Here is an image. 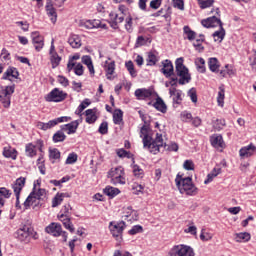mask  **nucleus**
Masks as SVG:
<instances>
[{
    "instance_id": "nucleus-39",
    "label": "nucleus",
    "mask_w": 256,
    "mask_h": 256,
    "mask_svg": "<svg viewBox=\"0 0 256 256\" xmlns=\"http://www.w3.org/2000/svg\"><path fill=\"white\" fill-rule=\"evenodd\" d=\"M50 61L52 63V69H56V67H59V64L61 63V57L57 52H54V54L50 56Z\"/></svg>"
},
{
    "instance_id": "nucleus-28",
    "label": "nucleus",
    "mask_w": 256,
    "mask_h": 256,
    "mask_svg": "<svg viewBox=\"0 0 256 256\" xmlns=\"http://www.w3.org/2000/svg\"><path fill=\"white\" fill-rule=\"evenodd\" d=\"M113 122L115 125H121L123 123V110L116 109L113 113Z\"/></svg>"
},
{
    "instance_id": "nucleus-54",
    "label": "nucleus",
    "mask_w": 256,
    "mask_h": 256,
    "mask_svg": "<svg viewBox=\"0 0 256 256\" xmlns=\"http://www.w3.org/2000/svg\"><path fill=\"white\" fill-rule=\"evenodd\" d=\"M188 96L190 97L192 103H197V90H195V88H191L188 91Z\"/></svg>"
},
{
    "instance_id": "nucleus-18",
    "label": "nucleus",
    "mask_w": 256,
    "mask_h": 256,
    "mask_svg": "<svg viewBox=\"0 0 256 256\" xmlns=\"http://www.w3.org/2000/svg\"><path fill=\"white\" fill-rule=\"evenodd\" d=\"M153 107L156 111H160V113H167V104L159 96H157L156 101L153 103Z\"/></svg>"
},
{
    "instance_id": "nucleus-27",
    "label": "nucleus",
    "mask_w": 256,
    "mask_h": 256,
    "mask_svg": "<svg viewBox=\"0 0 256 256\" xmlns=\"http://www.w3.org/2000/svg\"><path fill=\"white\" fill-rule=\"evenodd\" d=\"M235 240L237 243H247V241H251V234L247 232H241L236 234Z\"/></svg>"
},
{
    "instance_id": "nucleus-19",
    "label": "nucleus",
    "mask_w": 256,
    "mask_h": 256,
    "mask_svg": "<svg viewBox=\"0 0 256 256\" xmlns=\"http://www.w3.org/2000/svg\"><path fill=\"white\" fill-rule=\"evenodd\" d=\"M151 95H153V91L151 89L141 88L135 91L137 99H149Z\"/></svg>"
},
{
    "instance_id": "nucleus-36",
    "label": "nucleus",
    "mask_w": 256,
    "mask_h": 256,
    "mask_svg": "<svg viewBox=\"0 0 256 256\" xmlns=\"http://www.w3.org/2000/svg\"><path fill=\"white\" fill-rule=\"evenodd\" d=\"M221 173V168H214L210 174L207 175V179L204 181L205 185H207V183H211V181H213V179H215V177H217V175H220Z\"/></svg>"
},
{
    "instance_id": "nucleus-61",
    "label": "nucleus",
    "mask_w": 256,
    "mask_h": 256,
    "mask_svg": "<svg viewBox=\"0 0 256 256\" xmlns=\"http://www.w3.org/2000/svg\"><path fill=\"white\" fill-rule=\"evenodd\" d=\"M58 83L62 85L63 87H69V79H67L65 76H58Z\"/></svg>"
},
{
    "instance_id": "nucleus-52",
    "label": "nucleus",
    "mask_w": 256,
    "mask_h": 256,
    "mask_svg": "<svg viewBox=\"0 0 256 256\" xmlns=\"http://www.w3.org/2000/svg\"><path fill=\"white\" fill-rule=\"evenodd\" d=\"M63 203L62 197L59 195V193L56 194V196L52 200V207H59Z\"/></svg>"
},
{
    "instance_id": "nucleus-46",
    "label": "nucleus",
    "mask_w": 256,
    "mask_h": 256,
    "mask_svg": "<svg viewBox=\"0 0 256 256\" xmlns=\"http://www.w3.org/2000/svg\"><path fill=\"white\" fill-rule=\"evenodd\" d=\"M204 39L203 38H199L196 39V41L193 43V46L195 47L196 51H199V53H202V51L205 50V47H203V43Z\"/></svg>"
},
{
    "instance_id": "nucleus-41",
    "label": "nucleus",
    "mask_w": 256,
    "mask_h": 256,
    "mask_svg": "<svg viewBox=\"0 0 256 256\" xmlns=\"http://www.w3.org/2000/svg\"><path fill=\"white\" fill-rule=\"evenodd\" d=\"M213 129L221 131L225 127V119H216L212 123Z\"/></svg>"
},
{
    "instance_id": "nucleus-29",
    "label": "nucleus",
    "mask_w": 256,
    "mask_h": 256,
    "mask_svg": "<svg viewBox=\"0 0 256 256\" xmlns=\"http://www.w3.org/2000/svg\"><path fill=\"white\" fill-rule=\"evenodd\" d=\"M217 103H218L219 107H223V105L225 103V85H221L219 87Z\"/></svg>"
},
{
    "instance_id": "nucleus-43",
    "label": "nucleus",
    "mask_w": 256,
    "mask_h": 256,
    "mask_svg": "<svg viewBox=\"0 0 256 256\" xmlns=\"http://www.w3.org/2000/svg\"><path fill=\"white\" fill-rule=\"evenodd\" d=\"M69 211H71V205L67 204L64 205L63 208L60 211V215H58V219H65L69 217Z\"/></svg>"
},
{
    "instance_id": "nucleus-2",
    "label": "nucleus",
    "mask_w": 256,
    "mask_h": 256,
    "mask_svg": "<svg viewBox=\"0 0 256 256\" xmlns=\"http://www.w3.org/2000/svg\"><path fill=\"white\" fill-rule=\"evenodd\" d=\"M140 137H143L144 147H147L150 153H153L154 155H157V153L165 149V142H163V135L157 133L156 138L153 140V138L147 135V126H142L140 130Z\"/></svg>"
},
{
    "instance_id": "nucleus-34",
    "label": "nucleus",
    "mask_w": 256,
    "mask_h": 256,
    "mask_svg": "<svg viewBox=\"0 0 256 256\" xmlns=\"http://www.w3.org/2000/svg\"><path fill=\"white\" fill-rule=\"evenodd\" d=\"M208 67L212 73H215L219 70V60L217 58H210L208 61Z\"/></svg>"
},
{
    "instance_id": "nucleus-5",
    "label": "nucleus",
    "mask_w": 256,
    "mask_h": 256,
    "mask_svg": "<svg viewBox=\"0 0 256 256\" xmlns=\"http://www.w3.org/2000/svg\"><path fill=\"white\" fill-rule=\"evenodd\" d=\"M125 221L120 222H110L109 223V229L111 232V235L115 237L117 241H121L123 239V231H125Z\"/></svg>"
},
{
    "instance_id": "nucleus-9",
    "label": "nucleus",
    "mask_w": 256,
    "mask_h": 256,
    "mask_svg": "<svg viewBox=\"0 0 256 256\" xmlns=\"http://www.w3.org/2000/svg\"><path fill=\"white\" fill-rule=\"evenodd\" d=\"M25 177H20L16 179L15 183L12 185L13 191L16 196V208L21 209V204L19 202V197L21 195V191H23V187H25Z\"/></svg>"
},
{
    "instance_id": "nucleus-44",
    "label": "nucleus",
    "mask_w": 256,
    "mask_h": 256,
    "mask_svg": "<svg viewBox=\"0 0 256 256\" xmlns=\"http://www.w3.org/2000/svg\"><path fill=\"white\" fill-rule=\"evenodd\" d=\"M200 9H207L215 3V0H197Z\"/></svg>"
},
{
    "instance_id": "nucleus-62",
    "label": "nucleus",
    "mask_w": 256,
    "mask_h": 256,
    "mask_svg": "<svg viewBox=\"0 0 256 256\" xmlns=\"http://www.w3.org/2000/svg\"><path fill=\"white\" fill-rule=\"evenodd\" d=\"M201 241H211L213 239V235L207 232H203L200 234Z\"/></svg>"
},
{
    "instance_id": "nucleus-8",
    "label": "nucleus",
    "mask_w": 256,
    "mask_h": 256,
    "mask_svg": "<svg viewBox=\"0 0 256 256\" xmlns=\"http://www.w3.org/2000/svg\"><path fill=\"white\" fill-rule=\"evenodd\" d=\"M67 99V93L60 90L59 88H54L47 96L46 101L48 103H61Z\"/></svg>"
},
{
    "instance_id": "nucleus-55",
    "label": "nucleus",
    "mask_w": 256,
    "mask_h": 256,
    "mask_svg": "<svg viewBox=\"0 0 256 256\" xmlns=\"http://www.w3.org/2000/svg\"><path fill=\"white\" fill-rule=\"evenodd\" d=\"M49 157L50 159H60L61 152H59L57 148H54L53 150L49 151Z\"/></svg>"
},
{
    "instance_id": "nucleus-20",
    "label": "nucleus",
    "mask_w": 256,
    "mask_h": 256,
    "mask_svg": "<svg viewBox=\"0 0 256 256\" xmlns=\"http://www.w3.org/2000/svg\"><path fill=\"white\" fill-rule=\"evenodd\" d=\"M79 127V120L72 121L63 126V130L68 131V135H73V133H77V128Z\"/></svg>"
},
{
    "instance_id": "nucleus-22",
    "label": "nucleus",
    "mask_w": 256,
    "mask_h": 256,
    "mask_svg": "<svg viewBox=\"0 0 256 256\" xmlns=\"http://www.w3.org/2000/svg\"><path fill=\"white\" fill-rule=\"evenodd\" d=\"M15 93V85L12 86H5L0 90V99L4 97H11Z\"/></svg>"
},
{
    "instance_id": "nucleus-45",
    "label": "nucleus",
    "mask_w": 256,
    "mask_h": 256,
    "mask_svg": "<svg viewBox=\"0 0 256 256\" xmlns=\"http://www.w3.org/2000/svg\"><path fill=\"white\" fill-rule=\"evenodd\" d=\"M26 155H28V157H35V155H37V151L35 150V145L33 144L26 145Z\"/></svg>"
},
{
    "instance_id": "nucleus-51",
    "label": "nucleus",
    "mask_w": 256,
    "mask_h": 256,
    "mask_svg": "<svg viewBox=\"0 0 256 256\" xmlns=\"http://www.w3.org/2000/svg\"><path fill=\"white\" fill-rule=\"evenodd\" d=\"M65 163L66 165H73V163H77V154L75 153L69 154Z\"/></svg>"
},
{
    "instance_id": "nucleus-50",
    "label": "nucleus",
    "mask_w": 256,
    "mask_h": 256,
    "mask_svg": "<svg viewBox=\"0 0 256 256\" xmlns=\"http://www.w3.org/2000/svg\"><path fill=\"white\" fill-rule=\"evenodd\" d=\"M129 235H137V233H143V226L141 225H135L132 227L131 230H129Z\"/></svg>"
},
{
    "instance_id": "nucleus-31",
    "label": "nucleus",
    "mask_w": 256,
    "mask_h": 256,
    "mask_svg": "<svg viewBox=\"0 0 256 256\" xmlns=\"http://www.w3.org/2000/svg\"><path fill=\"white\" fill-rule=\"evenodd\" d=\"M213 37L214 41H218V43H221L225 39V28H223V26H220V30L213 33Z\"/></svg>"
},
{
    "instance_id": "nucleus-6",
    "label": "nucleus",
    "mask_w": 256,
    "mask_h": 256,
    "mask_svg": "<svg viewBox=\"0 0 256 256\" xmlns=\"http://www.w3.org/2000/svg\"><path fill=\"white\" fill-rule=\"evenodd\" d=\"M168 256H195V251L191 246L176 245L170 250Z\"/></svg>"
},
{
    "instance_id": "nucleus-4",
    "label": "nucleus",
    "mask_w": 256,
    "mask_h": 256,
    "mask_svg": "<svg viewBox=\"0 0 256 256\" xmlns=\"http://www.w3.org/2000/svg\"><path fill=\"white\" fill-rule=\"evenodd\" d=\"M107 177L111 179L110 183H112V185H125L126 183L125 170L121 166L110 169Z\"/></svg>"
},
{
    "instance_id": "nucleus-37",
    "label": "nucleus",
    "mask_w": 256,
    "mask_h": 256,
    "mask_svg": "<svg viewBox=\"0 0 256 256\" xmlns=\"http://www.w3.org/2000/svg\"><path fill=\"white\" fill-rule=\"evenodd\" d=\"M125 67L131 77H137V70H135V64H133V61L129 60L125 63Z\"/></svg>"
},
{
    "instance_id": "nucleus-11",
    "label": "nucleus",
    "mask_w": 256,
    "mask_h": 256,
    "mask_svg": "<svg viewBox=\"0 0 256 256\" xmlns=\"http://www.w3.org/2000/svg\"><path fill=\"white\" fill-rule=\"evenodd\" d=\"M35 189H37V185L34 184L33 191L29 194L23 204L24 209H29L31 205H34V207H39V201L41 200L35 195Z\"/></svg>"
},
{
    "instance_id": "nucleus-63",
    "label": "nucleus",
    "mask_w": 256,
    "mask_h": 256,
    "mask_svg": "<svg viewBox=\"0 0 256 256\" xmlns=\"http://www.w3.org/2000/svg\"><path fill=\"white\" fill-rule=\"evenodd\" d=\"M161 3H163V0H152L150 2V8L157 10L161 7Z\"/></svg>"
},
{
    "instance_id": "nucleus-49",
    "label": "nucleus",
    "mask_w": 256,
    "mask_h": 256,
    "mask_svg": "<svg viewBox=\"0 0 256 256\" xmlns=\"http://www.w3.org/2000/svg\"><path fill=\"white\" fill-rule=\"evenodd\" d=\"M98 131H99V133H101V135H107V133L109 131V124L107 122H102L100 124Z\"/></svg>"
},
{
    "instance_id": "nucleus-56",
    "label": "nucleus",
    "mask_w": 256,
    "mask_h": 256,
    "mask_svg": "<svg viewBox=\"0 0 256 256\" xmlns=\"http://www.w3.org/2000/svg\"><path fill=\"white\" fill-rule=\"evenodd\" d=\"M0 197H4L5 199H9L11 197V190L2 187L0 188Z\"/></svg>"
},
{
    "instance_id": "nucleus-35",
    "label": "nucleus",
    "mask_w": 256,
    "mask_h": 256,
    "mask_svg": "<svg viewBox=\"0 0 256 256\" xmlns=\"http://www.w3.org/2000/svg\"><path fill=\"white\" fill-rule=\"evenodd\" d=\"M97 121V115L93 109L86 110V123H95Z\"/></svg>"
},
{
    "instance_id": "nucleus-64",
    "label": "nucleus",
    "mask_w": 256,
    "mask_h": 256,
    "mask_svg": "<svg viewBox=\"0 0 256 256\" xmlns=\"http://www.w3.org/2000/svg\"><path fill=\"white\" fill-rule=\"evenodd\" d=\"M45 195H47V192H46V190L43 189V188H39V189L37 190V192L35 191V196H36L37 198H39L40 201H41V199H43V197H45Z\"/></svg>"
},
{
    "instance_id": "nucleus-42",
    "label": "nucleus",
    "mask_w": 256,
    "mask_h": 256,
    "mask_svg": "<svg viewBox=\"0 0 256 256\" xmlns=\"http://www.w3.org/2000/svg\"><path fill=\"white\" fill-rule=\"evenodd\" d=\"M213 147H223V136L217 135L211 138Z\"/></svg>"
},
{
    "instance_id": "nucleus-24",
    "label": "nucleus",
    "mask_w": 256,
    "mask_h": 256,
    "mask_svg": "<svg viewBox=\"0 0 256 256\" xmlns=\"http://www.w3.org/2000/svg\"><path fill=\"white\" fill-rule=\"evenodd\" d=\"M159 61V57L155 54V52H148V56L146 59V65L148 67H153V65H157V62Z\"/></svg>"
},
{
    "instance_id": "nucleus-13",
    "label": "nucleus",
    "mask_w": 256,
    "mask_h": 256,
    "mask_svg": "<svg viewBox=\"0 0 256 256\" xmlns=\"http://www.w3.org/2000/svg\"><path fill=\"white\" fill-rule=\"evenodd\" d=\"M254 153H256V146L253 144L244 146L239 151V155H240L241 159H248V157H253Z\"/></svg>"
},
{
    "instance_id": "nucleus-60",
    "label": "nucleus",
    "mask_w": 256,
    "mask_h": 256,
    "mask_svg": "<svg viewBox=\"0 0 256 256\" xmlns=\"http://www.w3.org/2000/svg\"><path fill=\"white\" fill-rule=\"evenodd\" d=\"M74 73H75V75H78V77H81V75H83V73H84L83 64L78 63V64L74 67Z\"/></svg>"
},
{
    "instance_id": "nucleus-3",
    "label": "nucleus",
    "mask_w": 256,
    "mask_h": 256,
    "mask_svg": "<svg viewBox=\"0 0 256 256\" xmlns=\"http://www.w3.org/2000/svg\"><path fill=\"white\" fill-rule=\"evenodd\" d=\"M176 186L178 187L180 193L186 195H196L197 194V187L193 184V178L186 177L183 178L179 174L177 175L176 179Z\"/></svg>"
},
{
    "instance_id": "nucleus-21",
    "label": "nucleus",
    "mask_w": 256,
    "mask_h": 256,
    "mask_svg": "<svg viewBox=\"0 0 256 256\" xmlns=\"http://www.w3.org/2000/svg\"><path fill=\"white\" fill-rule=\"evenodd\" d=\"M81 27L85 29H99V20H86L80 22Z\"/></svg>"
},
{
    "instance_id": "nucleus-16",
    "label": "nucleus",
    "mask_w": 256,
    "mask_h": 256,
    "mask_svg": "<svg viewBox=\"0 0 256 256\" xmlns=\"http://www.w3.org/2000/svg\"><path fill=\"white\" fill-rule=\"evenodd\" d=\"M12 79H18L19 78V70L15 67H9L3 74L2 79L11 81Z\"/></svg>"
},
{
    "instance_id": "nucleus-15",
    "label": "nucleus",
    "mask_w": 256,
    "mask_h": 256,
    "mask_svg": "<svg viewBox=\"0 0 256 256\" xmlns=\"http://www.w3.org/2000/svg\"><path fill=\"white\" fill-rule=\"evenodd\" d=\"M33 45L36 51H41L45 46V42L43 40V36L39 34V32H32L31 34Z\"/></svg>"
},
{
    "instance_id": "nucleus-7",
    "label": "nucleus",
    "mask_w": 256,
    "mask_h": 256,
    "mask_svg": "<svg viewBox=\"0 0 256 256\" xmlns=\"http://www.w3.org/2000/svg\"><path fill=\"white\" fill-rule=\"evenodd\" d=\"M67 121H71V117L62 116L54 120H50L48 123L37 122L36 127L37 129H41V131H47V129H53L55 125H59V123H65Z\"/></svg>"
},
{
    "instance_id": "nucleus-10",
    "label": "nucleus",
    "mask_w": 256,
    "mask_h": 256,
    "mask_svg": "<svg viewBox=\"0 0 256 256\" xmlns=\"http://www.w3.org/2000/svg\"><path fill=\"white\" fill-rule=\"evenodd\" d=\"M31 233H33V228H31V226L24 225L16 232V238L22 243H29Z\"/></svg>"
},
{
    "instance_id": "nucleus-14",
    "label": "nucleus",
    "mask_w": 256,
    "mask_h": 256,
    "mask_svg": "<svg viewBox=\"0 0 256 256\" xmlns=\"http://www.w3.org/2000/svg\"><path fill=\"white\" fill-rule=\"evenodd\" d=\"M45 231L46 233L53 235V237H60L61 233H63V228L61 227V224L53 222L46 227Z\"/></svg>"
},
{
    "instance_id": "nucleus-25",
    "label": "nucleus",
    "mask_w": 256,
    "mask_h": 256,
    "mask_svg": "<svg viewBox=\"0 0 256 256\" xmlns=\"http://www.w3.org/2000/svg\"><path fill=\"white\" fill-rule=\"evenodd\" d=\"M59 220L63 223L65 229L70 231V233H75V226H73V222H71V218H59Z\"/></svg>"
},
{
    "instance_id": "nucleus-58",
    "label": "nucleus",
    "mask_w": 256,
    "mask_h": 256,
    "mask_svg": "<svg viewBox=\"0 0 256 256\" xmlns=\"http://www.w3.org/2000/svg\"><path fill=\"white\" fill-rule=\"evenodd\" d=\"M116 153H117L118 157H120L121 159H124L125 157H127V159H131V156L129 155V152H127L123 148L118 149Z\"/></svg>"
},
{
    "instance_id": "nucleus-57",
    "label": "nucleus",
    "mask_w": 256,
    "mask_h": 256,
    "mask_svg": "<svg viewBox=\"0 0 256 256\" xmlns=\"http://www.w3.org/2000/svg\"><path fill=\"white\" fill-rule=\"evenodd\" d=\"M183 167L186 171H193L195 169V164L191 160H185Z\"/></svg>"
},
{
    "instance_id": "nucleus-47",
    "label": "nucleus",
    "mask_w": 256,
    "mask_h": 256,
    "mask_svg": "<svg viewBox=\"0 0 256 256\" xmlns=\"http://www.w3.org/2000/svg\"><path fill=\"white\" fill-rule=\"evenodd\" d=\"M133 173L134 177H137L138 179H143V169H141L139 165H133Z\"/></svg>"
},
{
    "instance_id": "nucleus-26",
    "label": "nucleus",
    "mask_w": 256,
    "mask_h": 256,
    "mask_svg": "<svg viewBox=\"0 0 256 256\" xmlns=\"http://www.w3.org/2000/svg\"><path fill=\"white\" fill-rule=\"evenodd\" d=\"M68 43L73 49H79V47H81V39L77 35L70 36Z\"/></svg>"
},
{
    "instance_id": "nucleus-32",
    "label": "nucleus",
    "mask_w": 256,
    "mask_h": 256,
    "mask_svg": "<svg viewBox=\"0 0 256 256\" xmlns=\"http://www.w3.org/2000/svg\"><path fill=\"white\" fill-rule=\"evenodd\" d=\"M104 193L108 197H115V196L119 195L121 193V191L119 190V188H115V187H112V186H107L104 189Z\"/></svg>"
},
{
    "instance_id": "nucleus-12",
    "label": "nucleus",
    "mask_w": 256,
    "mask_h": 256,
    "mask_svg": "<svg viewBox=\"0 0 256 256\" xmlns=\"http://www.w3.org/2000/svg\"><path fill=\"white\" fill-rule=\"evenodd\" d=\"M203 27L210 29L211 27H223V22L217 16H212L201 21Z\"/></svg>"
},
{
    "instance_id": "nucleus-53",
    "label": "nucleus",
    "mask_w": 256,
    "mask_h": 256,
    "mask_svg": "<svg viewBox=\"0 0 256 256\" xmlns=\"http://www.w3.org/2000/svg\"><path fill=\"white\" fill-rule=\"evenodd\" d=\"M91 105V102H89V99H85L79 106H78V112L83 113L87 107Z\"/></svg>"
},
{
    "instance_id": "nucleus-48",
    "label": "nucleus",
    "mask_w": 256,
    "mask_h": 256,
    "mask_svg": "<svg viewBox=\"0 0 256 256\" xmlns=\"http://www.w3.org/2000/svg\"><path fill=\"white\" fill-rule=\"evenodd\" d=\"M173 7L180 9V11H185V3L183 0H172Z\"/></svg>"
},
{
    "instance_id": "nucleus-23",
    "label": "nucleus",
    "mask_w": 256,
    "mask_h": 256,
    "mask_svg": "<svg viewBox=\"0 0 256 256\" xmlns=\"http://www.w3.org/2000/svg\"><path fill=\"white\" fill-rule=\"evenodd\" d=\"M46 11L49 17H51L52 23H57V11L53 7V4H46Z\"/></svg>"
},
{
    "instance_id": "nucleus-40",
    "label": "nucleus",
    "mask_w": 256,
    "mask_h": 256,
    "mask_svg": "<svg viewBox=\"0 0 256 256\" xmlns=\"http://www.w3.org/2000/svg\"><path fill=\"white\" fill-rule=\"evenodd\" d=\"M65 139H67V136H66L65 133H63V131H61V130L57 131V132L53 135V141H54V143H61V142H63Z\"/></svg>"
},
{
    "instance_id": "nucleus-1",
    "label": "nucleus",
    "mask_w": 256,
    "mask_h": 256,
    "mask_svg": "<svg viewBox=\"0 0 256 256\" xmlns=\"http://www.w3.org/2000/svg\"><path fill=\"white\" fill-rule=\"evenodd\" d=\"M162 69H161V73H163V75H165L167 78H170V85L171 87H177V83H179V85H186V83H190L191 81V74H189V69L183 65V58H178L175 61V69L173 68V63L170 60H165L162 62ZM175 71H176V76L175 75Z\"/></svg>"
},
{
    "instance_id": "nucleus-33",
    "label": "nucleus",
    "mask_w": 256,
    "mask_h": 256,
    "mask_svg": "<svg viewBox=\"0 0 256 256\" xmlns=\"http://www.w3.org/2000/svg\"><path fill=\"white\" fill-rule=\"evenodd\" d=\"M3 155L7 159H17V150L12 148H4Z\"/></svg>"
},
{
    "instance_id": "nucleus-38",
    "label": "nucleus",
    "mask_w": 256,
    "mask_h": 256,
    "mask_svg": "<svg viewBox=\"0 0 256 256\" xmlns=\"http://www.w3.org/2000/svg\"><path fill=\"white\" fill-rule=\"evenodd\" d=\"M195 65H196L197 71H198L199 73H205V71H206V68H205V59H203V58H197V59L195 60Z\"/></svg>"
},
{
    "instance_id": "nucleus-17",
    "label": "nucleus",
    "mask_w": 256,
    "mask_h": 256,
    "mask_svg": "<svg viewBox=\"0 0 256 256\" xmlns=\"http://www.w3.org/2000/svg\"><path fill=\"white\" fill-rule=\"evenodd\" d=\"M104 69L106 71L107 79L109 81H113V79H115V77H113V73H115V61H112V62L106 61Z\"/></svg>"
},
{
    "instance_id": "nucleus-59",
    "label": "nucleus",
    "mask_w": 256,
    "mask_h": 256,
    "mask_svg": "<svg viewBox=\"0 0 256 256\" xmlns=\"http://www.w3.org/2000/svg\"><path fill=\"white\" fill-rule=\"evenodd\" d=\"M181 95H183V92L181 90H178L176 95L173 96V103H176V105H181V101H183Z\"/></svg>"
},
{
    "instance_id": "nucleus-30",
    "label": "nucleus",
    "mask_w": 256,
    "mask_h": 256,
    "mask_svg": "<svg viewBox=\"0 0 256 256\" xmlns=\"http://www.w3.org/2000/svg\"><path fill=\"white\" fill-rule=\"evenodd\" d=\"M183 31L188 41H195V37H197V33L195 31L191 30L189 26H184Z\"/></svg>"
}]
</instances>
